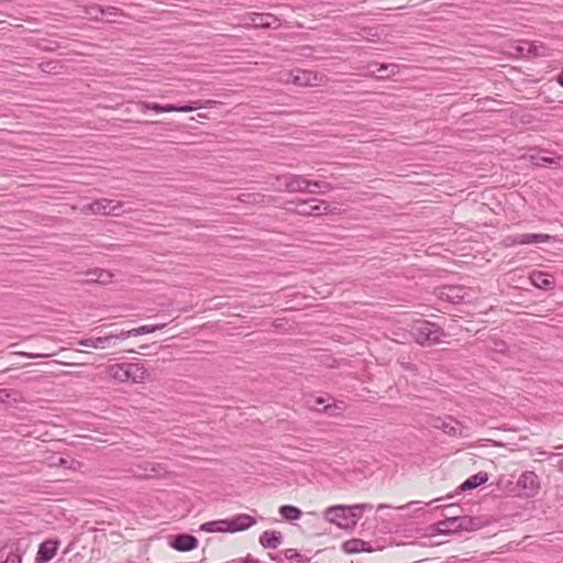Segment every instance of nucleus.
<instances>
[{
  "label": "nucleus",
  "mask_w": 563,
  "mask_h": 563,
  "mask_svg": "<svg viewBox=\"0 0 563 563\" xmlns=\"http://www.w3.org/2000/svg\"><path fill=\"white\" fill-rule=\"evenodd\" d=\"M367 509H371V505H334L324 509L323 517L329 523L351 532L355 529L363 512Z\"/></svg>",
  "instance_id": "obj_1"
},
{
  "label": "nucleus",
  "mask_w": 563,
  "mask_h": 563,
  "mask_svg": "<svg viewBox=\"0 0 563 563\" xmlns=\"http://www.w3.org/2000/svg\"><path fill=\"white\" fill-rule=\"evenodd\" d=\"M256 523L255 518L247 514H240L230 519L213 520L202 523L199 528L200 531L207 533L214 532H239L253 527Z\"/></svg>",
  "instance_id": "obj_2"
},
{
  "label": "nucleus",
  "mask_w": 563,
  "mask_h": 563,
  "mask_svg": "<svg viewBox=\"0 0 563 563\" xmlns=\"http://www.w3.org/2000/svg\"><path fill=\"white\" fill-rule=\"evenodd\" d=\"M165 327V324H156V325H141L131 330L121 331L118 334H108L104 336H95V349L104 350L112 346L113 340H126L131 336H139L143 334L153 333L157 330H161Z\"/></svg>",
  "instance_id": "obj_3"
},
{
  "label": "nucleus",
  "mask_w": 563,
  "mask_h": 563,
  "mask_svg": "<svg viewBox=\"0 0 563 563\" xmlns=\"http://www.w3.org/2000/svg\"><path fill=\"white\" fill-rule=\"evenodd\" d=\"M219 103L220 102L216 101V100H206V101L195 100V101H191L190 104L176 107L174 104H164L163 106V104H158V103L140 102L139 107L143 112H145L146 110H152L156 113H162V112H184V113H186V112H191V111H194L196 109H200V108L214 107Z\"/></svg>",
  "instance_id": "obj_4"
},
{
  "label": "nucleus",
  "mask_w": 563,
  "mask_h": 563,
  "mask_svg": "<svg viewBox=\"0 0 563 563\" xmlns=\"http://www.w3.org/2000/svg\"><path fill=\"white\" fill-rule=\"evenodd\" d=\"M416 341L420 345L437 344L441 341L443 332L434 324L426 320H418L412 325Z\"/></svg>",
  "instance_id": "obj_5"
},
{
  "label": "nucleus",
  "mask_w": 563,
  "mask_h": 563,
  "mask_svg": "<svg viewBox=\"0 0 563 563\" xmlns=\"http://www.w3.org/2000/svg\"><path fill=\"white\" fill-rule=\"evenodd\" d=\"M516 485L519 489L518 495L522 498H533L541 489L539 476L532 471L521 473Z\"/></svg>",
  "instance_id": "obj_6"
},
{
  "label": "nucleus",
  "mask_w": 563,
  "mask_h": 563,
  "mask_svg": "<svg viewBox=\"0 0 563 563\" xmlns=\"http://www.w3.org/2000/svg\"><path fill=\"white\" fill-rule=\"evenodd\" d=\"M276 180L279 181L280 187L288 192H305L309 190L311 185L319 187L318 181L312 183L300 175H279L276 177Z\"/></svg>",
  "instance_id": "obj_7"
},
{
  "label": "nucleus",
  "mask_w": 563,
  "mask_h": 563,
  "mask_svg": "<svg viewBox=\"0 0 563 563\" xmlns=\"http://www.w3.org/2000/svg\"><path fill=\"white\" fill-rule=\"evenodd\" d=\"M327 82V76L313 70L296 69L292 77V85L299 87H317Z\"/></svg>",
  "instance_id": "obj_8"
},
{
  "label": "nucleus",
  "mask_w": 563,
  "mask_h": 563,
  "mask_svg": "<svg viewBox=\"0 0 563 563\" xmlns=\"http://www.w3.org/2000/svg\"><path fill=\"white\" fill-rule=\"evenodd\" d=\"M122 205L119 201L109 199H99L85 207V212L92 214H111L119 216Z\"/></svg>",
  "instance_id": "obj_9"
},
{
  "label": "nucleus",
  "mask_w": 563,
  "mask_h": 563,
  "mask_svg": "<svg viewBox=\"0 0 563 563\" xmlns=\"http://www.w3.org/2000/svg\"><path fill=\"white\" fill-rule=\"evenodd\" d=\"M244 27H272L277 19L271 13L251 12L242 16Z\"/></svg>",
  "instance_id": "obj_10"
},
{
  "label": "nucleus",
  "mask_w": 563,
  "mask_h": 563,
  "mask_svg": "<svg viewBox=\"0 0 563 563\" xmlns=\"http://www.w3.org/2000/svg\"><path fill=\"white\" fill-rule=\"evenodd\" d=\"M441 525L448 527L453 531H474L481 528V520L472 517H453L448 519L446 521L441 522Z\"/></svg>",
  "instance_id": "obj_11"
},
{
  "label": "nucleus",
  "mask_w": 563,
  "mask_h": 563,
  "mask_svg": "<svg viewBox=\"0 0 563 563\" xmlns=\"http://www.w3.org/2000/svg\"><path fill=\"white\" fill-rule=\"evenodd\" d=\"M470 296V289L462 285L444 286L440 290V298L452 303H460Z\"/></svg>",
  "instance_id": "obj_12"
},
{
  "label": "nucleus",
  "mask_w": 563,
  "mask_h": 563,
  "mask_svg": "<svg viewBox=\"0 0 563 563\" xmlns=\"http://www.w3.org/2000/svg\"><path fill=\"white\" fill-rule=\"evenodd\" d=\"M298 212L302 216H317L332 213L333 209L327 201L311 200L310 202L302 201L298 205Z\"/></svg>",
  "instance_id": "obj_13"
},
{
  "label": "nucleus",
  "mask_w": 563,
  "mask_h": 563,
  "mask_svg": "<svg viewBox=\"0 0 563 563\" xmlns=\"http://www.w3.org/2000/svg\"><path fill=\"white\" fill-rule=\"evenodd\" d=\"M128 382L144 384L151 379L150 371L141 363H128Z\"/></svg>",
  "instance_id": "obj_14"
},
{
  "label": "nucleus",
  "mask_w": 563,
  "mask_h": 563,
  "mask_svg": "<svg viewBox=\"0 0 563 563\" xmlns=\"http://www.w3.org/2000/svg\"><path fill=\"white\" fill-rule=\"evenodd\" d=\"M59 547V542L55 540H46L44 541L37 551L35 561L36 563H45L51 561Z\"/></svg>",
  "instance_id": "obj_15"
},
{
  "label": "nucleus",
  "mask_w": 563,
  "mask_h": 563,
  "mask_svg": "<svg viewBox=\"0 0 563 563\" xmlns=\"http://www.w3.org/2000/svg\"><path fill=\"white\" fill-rule=\"evenodd\" d=\"M341 549L346 554H357L362 552H372L373 549L369 547V544L357 538H353L350 540L344 541L341 544Z\"/></svg>",
  "instance_id": "obj_16"
},
{
  "label": "nucleus",
  "mask_w": 563,
  "mask_h": 563,
  "mask_svg": "<svg viewBox=\"0 0 563 563\" xmlns=\"http://www.w3.org/2000/svg\"><path fill=\"white\" fill-rule=\"evenodd\" d=\"M107 376L118 383L128 382V363L110 364L104 369Z\"/></svg>",
  "instance_id": "obj_17"
},
{
  "label": "nucleus",
  "mask_w": 563,
  "mask_h": 563,
  "mask_svg": "<svg viewBox=\"0 0 563 563\" xmlns=\"http://www.w3.org/2000/svg\"><path fill=\"white\" fill-rule=\"evenodd\" d=\"M172 547L177 551H191L198 547V540L189 534H178L175 537Z\"/></svg>",
  "instance_id": "obj_18"
},
{
  "label": "nucleus",
  "mask_w": 563,
  "mask_h": 563,
  "mask_svg": "<svg viewBox=\"0 0 563 563\" xmlns=\"http://www.w3.org/2000/svg\"><path fill=\"white\" fill-rule=\"evenodd\" d=\"M531 284L540 289L551 288L554 285L553 278L550 274L541 271H533L529 275Z\"/></svg>",
  "instance_id": "obj_19"
},
{
  "label": "nucleus",
  "mask_w": 563,
  "mask_h": 563,
  "mask_svg": "<svg viewBox=\"0 0 563 563\" xmlns=\"http://www.w3.org/2000/svg\"><path fill=\"white\" fill-rule=\"evenodd\" d=\"M283 536L278 531L266 530L260 536V543L266 549H276L282 543Z\"/></svg>",
  "instance_id": "obj_20"
},
{
  "label": "nucleus",
  "mask_w": 563,
  "mask_h": 563,
  "mask_svg": "<svg viewBox=\"0 0 563 563\" xmlns=\"http://www.w3.org/2000/svg\"><path fill=\"white\" fill-rule=\"evenodd\" d=\"M519 235L521 238L522 245L547 243L551 240V236L549 234L523 233Z\"/></svg>",
  "instance_id": "obj_21"
},
{
  "label": "nucleus",
  "mask_w": 563,
  "mask_h": 563,
  "mask_svg": "<svg viewBox=\"0 0 563 563\" xmlns=\"http://www.w3.org/2000/svg\"><path fill=\"white\" fill-rule=\"evenodd\" d=\"M279 514L287 521L298 520L302 515L301 510L298 507L291 505L282 506L279 508Z\"/></svg>",
  "instance_id": "obj_22"
},
{
  "label": "nucleus",
  "mask_w": 563,
  "mask_h": 563,
  "mask_svg": "<svg viewBox=\"0 0 563 563\" xmlns=\"http://www.w3.org/2000/svg\"><path fill=\"white\" fill-rule=\"evenodd\" d=\"M488 479L487 477V474L486 473H477L475 474L474 476L470 477L468 479H466L463 484H462V489H472V488H475L477 486H479L481 484H484L486 483Z\"/></svg>",
  "instance_id": "obj_23"
},
{
  "label": "nucleus",
  "mask_w": 563,
  "mask_h": 563,
  "mask_svg": "<svg viewBox=\"0 0 563 563\" xmlns=\"http://www.w3.org/2000/svg\"><path fill=\"white\" fill-rule=\"evenodd\" d=\"M527 46V54L533 56H548L550 55L548 48L541 43H525Z\"/></svg>",
  "instance_id": "obj_24"
},
{
  "label": "nucleus",
  "mask_w": 563,
  "mask_h": 563,
  "mask_svg": "<svg viewBox=\"0 0 563 563\" xmlns=\"http://www.w3.org/2000/svg\"><path fill=\"white\" fill-rule=\"evenodd\" d=\"M97 282L101 284H109L112 280L113 274L106 269H97L93 272Z\"/></svg>",
  "instance_id": "obj_25"
},
{
  "label": "nucleus",
  "mask_w": 563,
  "mask_h": 563,
  "mask_svg": "<svg viewBox=\"0 0 563 563\" xmlns=\"http://www.w3.org/2000/svg\"><path fill=\"white\" fill-rule=\"evenodd\" d=\"M441 428L445 433L450 435L461 434L459 423L453 420H451L450 422H443Z\"/></svg>",
  "instance_id": "obj_26"
},
{
  "label": "nucleus",
  "mask_w": 563,
  "mask_h": 563,
  "mask_svg": "<svg viewBox=\"0 0 563 563\" xmlns=\"http://www.w3.org/2000/svg\"><path fill=\"white\" fill-rule=\"evenodd\" d=\"M295 70H283L277 74V80L282 84L289 85L292 84Z\"/></svg>",
  "instance_id": "obj_27"
},
{
  "label": "nucleus",
  "mask_w": 563,
  "mask_h": 563,
  "mask_svg": "<svg viewBox=\"0 0 563 563\" xmlns=\"http://www.w3.org/2000/svg\"><path fill=\"white\" fill-rule=\"evenodd\" d=\"M543 163L558 164V165H561V163H562V166H563V156H558V157H541V158L536 163V165H537V166H541Z\"/></svg>",
  "instance_id": "obj_28"
},
{
  "label": "nucleus",
  "mask_w": 563,
  "mask_h": 563,
  "mask_svg": "<svg viewBox=\"0 0 563 563\" xmlns=\"http://www.w3.org/2000/svg\"><path fill=\"white\" fill-rule=\"evenodd\" d=\"M16 354L21 355L23 357H27V358L49 357V356L54 355L53 353H38V354H34V353H27V352H16Z\"/></svg>",
  "instance_id": "obj_29"
},
{
  "label": "nucleus",
  "mask_w": 563,
  "mask_h": 563,
  "mask_svg": "<svg viewBox=\"0 0 563 563\" xmlns=\"http://www.w3.org/2000/svg\"><path fill=\"white\" fill-rule=\"evenodd\" d=\"M22 562V556L20 553L18 552H11L7 559H5V562L4 563H21Z\"/></svg>",
  "instance_id": "obj_30"
},
{
  "label": "nucleus",
  "mask_w": 563,
  "mask_h": 563,
  "mask_svg": "<svg viewBox=\"0 0 563 563\" xmlns=\"http://www.w3.org/2000/svg\"><path fill=\"white\" fill-rule=\"evenodd\" d=\"M506 245H507V246L522 245V244H521V238H520V235H519V234H516V235H512V236L507 238V240H506Z\"/></svg>",
  "instance_id": "obj_31"
},
{
  "label": "nucleus",
  "mask_w": 563,
  "mask_h": 563,
  "mask_svg": "<svg viewBox=\"0 0 563 563\" xmlns=\"http://www.w3.org/2000/svg\"><path fill=\"white\" fill-rule=\"evenodd\" d=\"M79 344L82 346L95 349V336L82 339L79 341Z\"/></svg>",
  "instance_id": "obj_32"
},
{
  "label": "nucleus",
  "mask_w": 563,
  "mask_h": 563,
  "mask_svg": "<svg viewBox=\"0 0 563 563\" xmlns=\"http://www.w3.org/2000/svg\"><path fill=\"white\" fill-rule=\"evenodd\" d=\"M286 558L289 559V560H294V559L300 558V555L296 552V550L288 549L286 551Z\"/></svg>",
  "instance_id": "obj_33"
},
{
  "label": "nucleus",
  "mask_w": 563,
  "mask_h": 563,
  "mask_svg": "<svg viewBox=\"0 0 563 563\" xmlns=\"http://www.w3.org/2000/svg\"><path fill=\"white\" fill-rule=\"evenodd\" d=\"M526 42H520L517 46V51L521 56H526L527 54V46L525 45Z\"/></svg>",
  "instance_id": "obj_34"
},
{
  "label": "nucleus",
  "mask_w": 563,
  "mask_h": 563,
  "mask_svg": "<svg viewBox=\"0 0 563 563\" xmlns=\"http://www.w3.org/2000/svg\"><path fill=\"white\" fill-rule=\"evenodd\" d=\"M99 11H100L101 13H103V14H111V15H112V14H114V15H115V14H117L118 9H117V8H114V7H109V8H107L106 10H103V9H99Z\"/></svg>",
  "instance_id": "obj_35"
},
{
  "label": "nucleus",
  "mask_w": 563,
  "mask_h": 563,
  "mask_svg": "<svg viewBox=\"0 0 563 563\" xmlns=\"http://www.w3.org/2000/svg\"><path fill=\"white\" fill-rule=\"evenodd\" d=\"M10 397V394L5 389H0V401L4 402Z\"/></svg>",
  "instance_id": "obj_36"
},
{
  "label": "nucleus",
  "mask_w": 563,
  "mask_h": 563,
  "mask_svg": "<svg viewBox=\"0 0 563 563\" xmlns=\"http://www.w3.org/2000/svg\"><path fill=\"white\" fill-rule=\"evenodd\" d=\"M242 197H247L249 199L253 198V200H256L257 198L263 199V196L260 194H247V195H242Z\"/></svg>",
  "instance_id": "obj_37"
},
{
  "label": "nucleus",
  "mask_w": 563,
  "mask_h": 563,
  "mask_svg": "<svg viewBox=\"0 0 563 563\" xmlns=\"http://www.w3.org/2000/svg\"><path fill=\"white\" fill-rule=\"evenodd\" d=\"M558 84L563 87V69L556 76Z\"/></svg>",
  "instance_id": "obj_38"
},
{
  "label": "nucleus",
  "mask_w": 563,
  "mask_h": 563,
  "mask_svg": "<svg viewBox=\"0 0 563 563\" xmlns=\"http://www.w3.org/2000/svg\"><path fill=\"white\" fill-rule=\"evenodd\" d=\"M558 468L563 472V459L558 463Z\"/></svg>",
  "instance_id": "obj_39"
},
{
  "label": "nucleus",
  "mask_w": 563,
  "mask_h": 563,
  "mask_svg": "<svg viewBox=\"0 0 563 563\" xmlns=\"http://www.w3.org/2000/svg\"><path fill=\"white\" fill-rule=\"evenodd\" d=\"M244 563H257L254 559L246 558Z\"/></svg>",
  "instance_id": "obj_40"
},
{
  "label": "nucleus",
  "mask_w": 563,
  "mask_h": 563,
  "mask_svg": "<svg viewBox=\"0 0 563 563\" xmlns=\"http://www.w3.org/2000/svg\"><path fill=\"white\" fill-rule=\"evenodd\" d=\"M317 404H323V400L321 398H318Z\"/></svg>",
  "instance_id": "obj_41"
},
{
  "label": "nucleus",
  "mask_w": 563,
  "mask_h": 563,
  "mask_svg": "<svg viewBox=\"0 0 563 563\" xmlns=\"http://www.w3.org/2000/svg\"><path fill=\"white\" fill-rule=\"evenodd\" d=\"M386 68H387V66H386V65H382V66H380V70H385Z\"/></svg>",
  "instance_id": "obj_42"
},
{
  "label": "nucleus",
  "mask_w": 563,
  "mask_h": 563,
  "mask_svg": "<svg viewBox=\"0 0 563 563\" xmlns=\"http://www.w3.org/2000/svg\"><path fill=\"white\" fill-rule=\"evenodd\" d=\"M59 363H60V364H64V365H70V364H69V363H67V362H64V363L59 362Z\"/></svg>",
  "instance_id": "obj_43"
}]
</instances>
